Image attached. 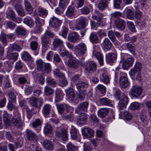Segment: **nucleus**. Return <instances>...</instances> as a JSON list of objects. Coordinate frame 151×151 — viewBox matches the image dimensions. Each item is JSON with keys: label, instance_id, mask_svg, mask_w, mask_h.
Instances as JSON below:
<instances>
[{"label": "nucleus", "instance_id": "f257e3e1", "mask_svg": "<svg viewBox=\"0 0 151 151\" xmlns=\"http://www.w3.org/2000/svg\"><path fill=\"white\" fill-rule=\"evenodd\" d=\"M6 17L12 20L14 22L18 23H20L22 21L21 18L16 17L14 12L10 8H8L6 13Z\"/></svg>", "mask_w": 151, "mask_h": 151}, {"label": "nucleus", "instance_id": "f03ea898", "mask_svg": "<svg viewBox=\"0 0 151 151\" xmlns=\"http://www.w3.org/2000/svg\"><path fill=\"white\" fill-rule=\"evenodd\" d=\"M119 82L120 86L124 88H127L129 85V83L126 73H120Z\"/></svg>", "mask_w": 151, "mask_h": 151}, {"label": "nucleus", "instance_id": "7ed1b4c3", "mask_svg": "<svg viewBox=\"0 0 151 151\" xmlns=\"http://www.w3.org/2000/svg\"><path fill=\"white\" fill-rule=\"evenodd\" d=\"M76 50L78 54L80 56L84 55L87 51V46L83 42L80 43L76 46Z\"/></svg>", "mask_w": 151, "mask_h": 151}, {"label": "nucleus", "instance_id": "20e7f679", "mask_svg": "<svg viewBox=\"0 0 151 151\" xmlns=\"http://www.w3.org/2000/svg\"><path fill=\"white\" fill-rule=\"evenodd\" d=\"M96 64L94 62L90 61L86 63L85 69L87 72L92 73L96 70Z\"/></svg>", "mask_w": 151, "mask_h": 151}, {"label": "nucleus", "instance_id": "39448f33", "mask_svg": "<svg viewBox=\"0 0 151 151\" xmlns=\"http://www.w3.org/2000/svg\"><path fill=\"white\" fill-rule=\"evenodd\" d=\"M30 104L32 106L37 108H40L43 104L42 99L41 98L38 99L35 98H31L29 100Z\"/></svg>", "mask_w": 151, "mask_h": 151}, {"label": "nucleus", "instance_id": "423d86ee", "mask_svg": "<svg viewBox=\"0 0 151 151\" xmlns=\"http://www.w3.org/2000/svg\"><path fill=\"white\" fill-rule=\"evenodd\" d=\"M99 78L101 81L103 82L105 84H107L109 83V77L108 75L107 72L105 69H103L101 70Z\"/></svg>", "mask_w": 151, "mask_h": 151}, {"label": "nucleus", "instance_id": "0eeeda50", "mask_svg": "<svg viewBox=\"0 0 151 151\" xmlns=\"http://www.w3.org/2000/svg\"><path fill=\"white\" fill-rule=\"evenodd\" d=\"M41 39L42 47V51L43 54L45 52L46 50L49 48L50 41L47 37L45 35H43Z\"/></svg>", "mask_w": 151, "mask_h": 151}, {"label": "nucleus", "instance_id": "6e6552de", "mask_svg": "<svg viewBox=\"0 0 151 151\" xmlns=\"http://www.w3.org/2000/svg\"><path fill=\"white\" fill-rule=\"evenodd\" d=\"M142 91V89L141 87L134 86L131 88L130 93L132 96L137 97L140 96Z\"/></svg>", "mask_w": 151, "mask_h": 151}, {"label": "nucleus", "instance_id": "1a4fd4ad", "mask_svg": "<svg viewBox=\"0 0 151 151\" xmlns=\"http://www.w3.org/2000/svg\"><path fill=\"white\" fill-rule=\"evenodd\" d=\"M128 101L127 97L124 93H123L118 104L119 109H123L126 108Z\"/></svg>", "mask_w": 151, "mask_h": 151}, {"label": "nucleus", "instance_id": "9d476101", "mask_svg": "<svg viewBox=\"0 0 151 151\" xmlns=\"http://www.w3.org/2000/svg\"><path fill=\"white\" fill-rule=\"evenodd\" d=\"M68 128L65 129H62L60 131L57 130L55 132V135L57 137L61 138L64 140L66 141L68 139Z\"/></svg>", "mask_w": 151, "mask_h": 151}, {"label": "nucleus", "instance_id": "9b49d317", "mask_svg": "<svg viewBox=\"0 0 151 151\" xmlns=\"http://www.w3.org/2000/svg\"><path fill=\"white\" fill-rule=\"evenodd\" d=\"M62 23V22L61 20H59L54 16L51 18L49 21L50 25L54 28L59 27Z\"/></svg>", "mask_w": 151, "mask_h": 151}, {"label": "nucleus", "instance_id": "f8f14e48", "mask_svg": "<svg viewBox=\"0 0 151 151\" xmlns=\"http://www.w3.org/2000/svg\"><path fill=\"white\" fill-rule=\"evenodd\" d=\"M94 132L93 129L89 127H85L82 129V135L87 138H91L94 135Z\"/></svg>", "mask_w": 151, "mask_h": 151}, {"label": "nucleus", "instance_id": "ddd939ff", "mask_svg": "<svg viewBox=\"0 0 151 151\" xmlns=\"http://www.w3.org/2000/svg\"><path fill=\"white\" fill-rule=\"evenodd\" d=\"M99 101L100 104L103 106H112L114 105L113 101L106 97L100 98Z\"/></svg>", "mask_w": 151, "mask_h": 151}, {"label": "nucleus", "instance_id": "4468645a", "mask_svg": "<svg viewBox=\"0 0 151 151\" xmlns=\"http://www.w3.org/2000/svg\"><path fill=\"white\" fill-rule=\"evenodd\" d=\"M68 39L70 42L74 43L77 40H80V38L76 32H72L68 35Z\"/></svg>", "mask_w": 151, "mask_h": 151}, {"label": "nucleus", "instance_id": "2eb2a0df", "mask_svg": "<svg viewBox=\"0 0 151 151\" xmlns=\"http://www.w3.org/2000/svg\"><path fill=\"white\" fill-rule=\"evenodd\" d=\"M125 21L121 19H116L115 20L114 24L117 28L122 30L125 28Z\"/></svg>", "mask_w": 151, "mask_h": 151}, {"label": "nucleus", "instance_id": "dca6fc26", "mask_svg": "<svg viewBox=\"0 0 151 151\" xmlns=\"http://www.w3.org/2000/svg\"><path fill=\"white\" fill-rule=\"evenodd\" d=\"M142 68V64L139 62H136L134 68L131 70V73L132 75L136 73H141V70Z\"/></svg>", "mask_w": 151, "mask_h": 151}, {"label": "nucleus", "instance_id": "f3484780", "mask_svg": "<svg viewBox=\"0 0 151 151\" xmlns=\"http://www.w3.org/2000/svg\"><path fill=\"white\" fill-rule=\"evenodd\" d=\"M27 139L30 141L36 140L37 139V137L36 134L32 131L27 129L26 130Z\"/></svg>", "mask_w": 151, "mask_h": 151}, {"label": "nucleus", "instance_id": "a211bd4d", "mask_svg": "<svg viewBox=\"0 0 151 151\" xmlns=\"http://www.w3.org/2000/svg\"><path fill=\"white\" fill-rule=\"evenodd\" d=\"M117 58L116 55L114 53L111 52L106 55V59L109 63H113L116 60Z\"/></svg>", "mask_w": 151, "mask_h": 151}, {"label": "nucleus", "instance_id": "6ab92c4d", "mask_svg": "<svg viewBox=\"0 0 151 151\" xmlns=\"http://www.w3.org/2000/svg\"><path fill=\"white\" fill-rule=\"evenodd\" d=\"M93 55L97 58L100 65H103L104 64L103 56L100 53L96 52V50H95L94 47V49L93 51Z\"/></svg>", "mask_w": 151, "mask_h": 151}, {"label": "nucleus", "instance_id": "aec40b11", "mask_svg": "<svg viewBox=\"0 0 151 151\" xmlns=\"http://www.w3.org/2000/svg\"><path fill=\"white\" fill-rule=\"evenodd\" d=\"M133 61L134 58L132 57L127 59L123 63V67L124 69H127L132 65Z\"/></svg>", "mask_w": 151, "mask_h": 151}, {"label": "nucleus", "instance_id": "412c9836", "mask_svg": "<svg viewBox=\"0 0 151 151\" xmlns=\"http://www.w3.org/2000/svg\"><path fill=\"white\" fill-rule=\"evenodd\" d=\"M88 103L87 102H84L80 104L76 109V112L78 114L81 113V110H86L88 107Z\"/></svg>", "mask_w": 151, "mask_h": 151}, {"label": "nucleus", "instance_id": "4be33fe9", "mask_svg": "<svg viewBox=\"0 0 151 151\" xmlns=\"http://www.w3.org/2000/svg\"><path fill=\"white\" fill-rule=\"evenodd\" d=\"M65 91L70 101H73L75 97L74 90L72 88H69Z\"/></svg>", "mask_w": 151, "mask_h": 151}, {"label": "nucleus", "instance_id": "5701e85b", "mask_svg": "<svg viewBox=\"0 0 151 151\" xmlns=\"http://www.w3.org/2000/svg\"><path fill=\"white\" fill-rule=\"evenodd\" d=\"M101 45L105 49L109 50L111 48L112 44L108 38H105L103 40Z\"/></svg>", "mask_w": 151, "mask_h": 151}, {"label": "nucleus", "instance_id": "b1692460", "mask_svg": "<svg viewBox=\"0 0 151 151\" xmlns=\"http://www.w3.org/2000/svg\"><path fill=\"white\" fill-rule=\"evenodd\" d=\"M87 115L82 114L79 116L77 119V124L81 125L85 124L87 122Z\"/></svg>", "mask_w": 151, "mask_h": 151}, {"label": "nucleus", "instance_id": "393cba45", "mask_svg": "<svg viewBox=\"0 0 151 151\" xmlns=\"http://www.w3.org/2000/svg\"><path fill=\"white\" fill-rule=\"evenodd\" d=\"M109 110L107 108H103L100 109L98 111V114L100 117H104L108 113Z\"/></svg>", "mask_w": 151, "mask_h": 151}, {"label": "nucleus", "instance_id": "a878e982", "mask_svg": "<svg viewBox=\"0 0 151 151\" xmlns=\"http://www.w3.org/2000/svg\"><path fill=\"white\" fill-rule=\"evenodd\" d=\"M44 147L47 150H52L53 148L52 142L48 140H45L43 143Z\"/></svg>", "mask_w": 151, "mask_h": 151}, {"label": "nucleus", "instance_id": "bb28decb", "mask_svg": "<svg viewBox=\"0 0 151 151\" xmlns=\"http://www.w3.org/2000/svg\"><path fill=\"white\" fill-rule=\"evenodd\" d=\"M78 130L74 126H71V129L70 130V133L71 138L75 140L77 139V135L78 133Z\"/></svg>", "mask_w": 151, "mask_h": 151}, {"label": "nucleus", "instance_id": "cd10ccee", "mask_svg": "<svg viewBox=\"0 0 151 151\" xmlns=\"http://www.w3.org/2000/svg\"><path fill=\"white\" fill-rule=\"evenodd\" d=\"M37 11L38 15L40 17H44L48 14V10L41 7H38Z\"/></svg>", "mask_w": 151, "mask_h": 151}, {"label": "nucleus", "instance_id": "c85d7f7f", "mask_svg": "<svg viewBox=\"0 0 151 151\" xmlns=\"http://www.w3.org/2000/svg\"><path fill=\"white\" fill-rule=\"evenodd\" d=\"M63 42L61 39L58 38H55L54 39L53 42L54 47L57 48L63 46Z\"/></svg>", "mask_w": 151, "mask_h": 151}, {"label": "nucleus", "instance_id": "c756f323", "mask_svg": "<svg viewBox=\"0 0 151 151\" xmlns=\"http://www.w3.org/2000/svg\"><path fill=\"white\" fill-rule=\"evenodd\" d=\"M20 116L19 115L17 114L16 115L14 116L12 118L11 121L15 125H20Z\"/></svg>", "mask_w": 151, "mask_h": 151}, {"label": "nucleus", "instance_id": "7c9ffc66", "mask_svg": "<svg viewBox=\"0 0 151 151\" xmlns=\"http://www.w3.org/2000/svg\"><path fill=\"white\" fill-rule=\"evenodd\" d=\"M35 22L36 24V30L38 32L41 31V27L42 24L41 22V20L38 16H35Z\"/></svg>", "mask_w": 151, "mask_h": 151}, {"label": "nucleus", "instance_id": "2f4dec72", "mask_svg": "<svg viewBox=\"0 0 151 151\" xmlns=\"http://www.w3.org/2000/svg\"><path fill=\"white\" fill-rule=\"evenodd\" d=\"M24 4L26 11L29 14L32 13L33 9L30 3L27 0H25Z\"/></svg>", "mask_w": 151, "mask_h": 151}, {"label": "nucleus", "instance_id": "473e14b6", "mask_svg": "<svg viewBox=\"0 0 151 151\" xmlns=\"http://www.w3.org/2000/svg\"><path fill=\"white\" fill-rule=\"evenodd\" d=\"M68 65L70 67L76 68L78 66V62L76 60L71 59L68 60Z\"/></svg>", "mask_w": 151, "mask_h": 151}, {"label": "nucleus", "instance_id": "72a5a7b5", "mask_svg": "<svg viewBox=\"0 0 151 151\" xmlns=\"http://www.w3.org/2000/svg\"><path fill=\"white\" fill-rule=\"evenodd\" d=\"M89 39L90 41L93 43L96 44L99 42V39L97 35L93 33H91Z\"/></svg>", "mask_w": 151, "mask_h": 151}, {"label": "nucleus", "instance_id": "f704fd0d", "mask_svg": "<svg viewBox=\"0 0 151 151\" xmlns=\"http://www.w3.org/2000/svg\"><path fill=\"white\" fill-rule=\"evenodd\" d=\"M4 112L3 119L4 123L6 126H9L10 125L11 123L9 116L6 111H4Z\"/></svg>", "mask_w": 151, "mask_h": 151}, {"label": "nucleus", "instance_id": "c9c22d12", "mask_svg": "<svg viewBox=\"0 0 151 151\" xmlns=\"http://www.w3.org/2000/svg\"><path fill=\"white\" fill-rule=\"evenodd\" d=\"M86 19L84 17H82L80 19L78 25V28L79 29L85 27L86 26Z\"/></svg>", "mask_w": 151, "mask_h": 151}, {"label": "nucleus", "instance_id": "e433bc0d", "mask_svg": "<svg viewBox=\"0 0 151 151\" xmlns=\"http://www.w3.org/2000/svg\"><path fill=\"white\" fill-rule=\"evenodd\" d=\"M51 105L49 104L45 105L43 107L42 112L44 115H47L50 113Z\"/></svg>", "mask_w": 151, "mask_h": 151}, {"label": "nucleus", "instance_id": "4c0bfd02", "mask_svg": "<svg viewBox=\"0 0 151 151\" xmlns=\"http://www.w3.org/2000/svg\"><path fill=\"white\" fill-rule=\"evenodd\" d=\"M74 13V8L73 7L69 6L68 8L66 13V15L68 17L73 16Z\"/></svg>", "mask_w": 151, "mask_h": 151}, {"label": "nucleus", "instance_id": "58836bf2", "mask_svg": "<svg viewBox=\"0 0 151 151\" xmlns=\"http://www.w3.org/2000/svg\"><path fill=\"white\" fill-rule=\"evenodd\" d=\"M87 86L88 84L87 83H84L81 81H79L76 85V87L79 90H81V88L87 87Z\"/></svg>", "mask_w": 151, "mask_h": 151}, {"label": "nucleus", "instance_id": "ea45409f", "mask_svg": "<svg viewBox=\"0 0 151 151\" xmlns=\"http://www.w3.org/2000/svg\"><path fill=\"white\" fill-rule=\"evenodd\" d=\"M52 127L49 124H46L44 128V132L45 134L51 133L52 131Z\"/></svg>", "mask_w": 151, "mask_h": 151}, {"label": "nucleus", "instance_id": "a19ab883", "mask_svg": "<svg viewBox=\"0 0 151 151\" xmlns=\"http://www.w3.org/2000/svg\"><path fill=\"white\" fill-rule=\"evenodd\" d=\"M107 3L106 0H101L98 4V7L99 9L103 10L107 7Z\"/></svg>", "mask_w": 151, "mask_h": 151}, {"label": "nucleus", "instance_id": "79ce46f5", "mask_svg": "<svg viewBox=\"0 0 151 151\" xmlns=\"http://www.w3.org/2000/svg\"><path fill=\"white\" fill-rule=\"evenodd\" d=\"M22 59L24 60H30L32 59V58L29 54L26 51H24L22 54Z\"/></svg>", "mask_w": 151, "mask_h": 151}, {"label": "nucleus", "instance_id": "37998d69", "mask_svg": "<svg viewBox=\"0 0 151 151\" xmlns=\"http://www.w3.org/2000/svg\"><path fill=\"white\" fill-rule=\"evenodd\" d=\"M37 69L38 70H42L44 66V62L41 59L37 60L36 61Z\"/></svg>", "mask_w": 151, "mask_h": 151}, {"label": "nucleus", "instance_id": "c03bdc74", "mask_svg": "<svg viewBox=\"0 0 151 151\" xmlns=\"http://www.w3.org/2000/svg\"><path fill=\"white\" fill-rule=\"evenodd\" d=\"M44 93L47 96H49L53 94V90L51 88L46 86L44 88Z\"/></svg>", "mask_w": 151, "mask_h": 151}, {"label": "nucleus", "instance_id": "a18cd8bd", "mask_svg": "<svg viewBox=\"0 0 151 151\" xmlns=\"http://www.w3.org/2000/svg\"><path fill=\"white\" fill-rule=\"evenodd\" d=\"M30 48L33 51L36 50L38 47V43L35 41L31 42L30 44Z\"/></svg>", "mask_w": 151, "mask_h": 151}, {"label": "nucleus", "instance_id": "49530a36", "mask_svg": "<svg viewBox=\"0 0 151 151\" xmlns=\"http://www.w3.org/2000/svg\"><path fill=\"white\" fill-rule=\"evenodd\" d=\"M63 94L60 91H57L56 92L55 101L56 102H58L62 99Z\"/></svg>", "mask_w": 151, "mask_h": 151}, {"label": "nucleus", "instance_id": "de8ad7c7", "mask_svg": "<svg viewBox=\"0 0 151 151\" xmlns=\"http://www.w3.org/2000/svg\"><path fill=\"white\" fill-rule=\"evenodd\" d=\"M16 32L18 35H25L26 33L25 30L23 28L19 27L16 29Z\"/></svg>", "mask_w": 151, "mask_h": 151}, {"label": "nucleus", "instance_id": "09e8293b", "mask_svg": "<svg viewBox=\"0 0 151 151\" xmlns=\"http://www.w3.org/2000/svg\"><path fill=\"white\" fill-rule=\"evenodd\" d=\"M125 11H126V17L127 18L132 19L134 16V13L131 10L129 9H126Z\"/></svg>", "mask_w": 151, "mask_h": 151}, {"label": "nucleus", "instance_id": "8fccbe9b", "mask_svg": "<svg viewBox=\"0 0 151 151\" xmlns=\"http://www.w3.org/2000/svg\"><path fill=\"white\" fill-rule=\"evenodd\" d=\"M140 105L138 103L135 102L132 103L130 106V108L132 110L138 109L140 108Z\"/></svg>", "mask_w": 151, "mask_h": 151}, {"label": "nucleus", "instance_id": "3c124183", "mask_svg": "<svg viewBox=\"0 0 151 151\" xmlns=\"http://www.w3.org/2000/svg\"><path fill=\"white\" fill-rule=\"evenodd\" d=\"M53 72L54 75L55 76L61 78H65L64 75L60 72L58 69H55L54 70Z\"/></svg>", "mask_w": 151, "mask_h": 151}, {"label": "nucleus", "instance_id": "603ef678", "mask_svg": "<svg viewBox=\"0 0 151 151\" xmlns=\"http://www.w3.org/2000/svg\"><path fill=\"white\" fill-rule=\"evenodd\" d=\"M111 16L112 18L118 19H119V18L120 17H123L124 16L121 12H116L111 14Z\"/></svg>", "mask_w": 151, "mask_h": 151}, {"label": "nucleus", "instance_id": "864d4df0", "mask_svg": "<svg viewBox=\"0 0 151 151\" xmlns=\"http://www.w3.org/2000/svg\"><path fill=\"white\" fill-rule=\"evenodd\" d=\"M24 23L30 27L32 26L33 24V21L30 18L26 17L24 19L23 21Z\"/></svg>", "mask_w": 151, "mask_h": 151}, {"label": "nucleus", "instance_id": "5fc2aeb1", "mask_svg": "<svg viewBox=\"0 0 151 151\" xmlns=\"http://www.w3.org/2000/svg\"><path fill=\"white\" fill-rule=\"evenodd\" d=\"M51 70V65L49 63H45L44 64L43 71L44 72L48 73H50Z\"/></svg>", "mask_w": 151, "mask_h": 151}, {"label": "nucleus", "instance_id": "6e6d98bb", "mask_svg": "<svg viewBox=\"0 0 151 151\" xmlns=\"http://www.w3.org/2000/svg\"><path fill=\"white\" fill-rule=\"evenodd\" d=\"M57 108L58 113L60 114H63L64 111L65 106L62 104H60L57 106Z\"/></svg>", "mask_w": 151, "mask_h": 151}, {"label": "nucleus", "instance_id": "4d7b16f0", "mask_svg": "<svg viewBox=\"0 0 151 151\" xmlns=\"http://www.w3.org/2000/svg\"><path fill=\"white\" fill-rule=\"evenodd\" d=\"M10 48L13 50L19 51L21 48L20 46L16 43H14L10 45Z\"/></svg>", "mask_w": 151, "mask_h": 151}, {"label": "nucleus", "instance_id": "13d9d810", "mask_svg": "<svg viewBox=\"0 0 151 151\" xmlns=\"http://www.w3.org/2000/svg\"><path fill=\"white\" fill-rule=\"evenodd\" d=\"M47 83L48 85L52 86H55L56 83L54 80L50 78H47Z\"/></svg>", "mask_w": 151, "mask_h": 151}, {"label": "nucleus", "instance_id": "bf43d9fd", "mask_svg": "<svg viewBox=\"0 0 151 151\" xmlns=\"http://www.w3.org/2000/svg\"><path fill=\"white\" fill-rule=\"evenodd\" d=\"M126 47L128 49V50L133 55L134 53V48L132 45L129 43H127L126 45Z\"/></svg>", "mask_w": 151, "mask_h": 151}, {"label": "nucleus", "instance_id": "052dcab7", "mask_svg": "<svg viewBox=\"0 0 151 151\" xmlns=\"http://www.w3.org/2000/svg\"><path fill=\"white\" fill-rule=\"evenodd\" d=\"M124 116L125 119L127 121L130 120L132 118V116L131 114L128 111L124 112Z\"/></svg>", "mask_w": 151, "mask_h": 151}, {"label": "nucleus", "instance_id": "680f3d73", "mask_svg": "<svg viewBox=\"0 0 151 151\" xmlns=\"http://www.w3.org/2000/svg\"><path fill=\"white\" fill-rule=\"evenodd\" d=\"M69 2V0H60L59 5L62 8L67 6Z\"/></svg>", "mask_w": 151, "mask_h": 151}, {"label": "nucleus", "instance_id": "e2e57ef3", "mask_svg": "<svg viewBox=\"0 0 151 151\" xmlns=\"http://www.w3.org/2000/svg\"><path fill=\"white\" fill-rule=\"evenodd\" d=\"M0 39L1 41L3 43V45L5 46L7 44V42L6 37V35L2 34L0 36Z\"/></svg>", "mask_w": 151, "mask_h": 151}, {"label": "nucleus", "instance_id": "0e129e2a", "mask_svg": "<svg viewBox=\"0 0 151 151\" xmlns=\"http://www.w3.org/2000/svg\"><path fill=\"white\" fill-rule=\"evenodd\" d=\"M63 117L71 121L74 120V116L72 112H70V114L67 116L63 115Z\"/></svg>", "mask_w": 151, "mask_h": 151}, {"label": "nucleus", "instance_id": "69168bd1", "mask_svg": "<svg viewBox=\"0 0 151 151\" xmlns=\"http://www.w3.org/2000/svg\"><path fill=\"white\" fill-rule=\"evenodd\" d=\"M97 87L98 89L101 91L102 93L105 92L106 89V87L104 85L99 84L97 85Z\"/></svg>", "mask_w": 151, "mask_h": 151}, {"label": "nucleus", "instance_id": "338daca9", "mask_svg": "<svg viewBox=\"0 0 151 151\" xmlns=\"http://www.w3.org/2000/svg\"><path fill=\"white\" fill-rule=\"evenodd\" d=\"M121 3V0H114V8L117 9H119Z\"/></svg>", "mask_w": 151, "mask_h": 151}, {"label": "nucleus", "instance_id": "774afa93", "mask_svg": "<svg viewBox=\"0 0 151 151\" xmlns=\"http://www.w3.org/2000/svg\"><path fill=\"white\" fill-rule=\"evenodd\" d=\"M9 96L10 99V101L12 102H14L16 101V96L14 93L12 92H9Z\"/></svg>", "mask_w": 151, "mask_h": 151}]
</instances>
